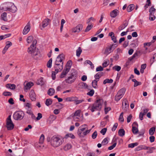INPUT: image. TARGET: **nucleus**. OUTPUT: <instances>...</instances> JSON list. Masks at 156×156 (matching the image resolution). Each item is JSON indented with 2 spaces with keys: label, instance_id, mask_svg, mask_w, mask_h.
Wrapping results in <instances>:
<instances>
[{
  "label": "nucleus",
  "instance_id": "f257e3e1",
  "mask_svg": "<svg viewBox=\"0 0 156 156\" xmlns=\"http://www.w3.org/2000/svg\"><path fill=\"white\" fill-rule=\"evenodd\" d=\"M37 41L34 39L33 41L32 44L28 49L27 52L29 54L35 59L38 58L40 54V51L37 48H36Z\"/></svg>",
  "mask_w": 156,
  "mask_h": 156
},
{
  "label": "nucleus",
  "instance_id": "f03ea898",
  "mask_svg": "<svg viewBox=\"0 0 156 156\" xmlns=\"http://www.w3.org/2000/svg\"><path fill=\"white\" fill-rule=\"evenodd\" d=\"M64 138L60 136H54L51 138V144L54 147H58L64 142Z\"/></svg>",
  "mask_w": 156,
  "mask_h": 156
},
{
  "label": "nucleus",
  "instance_id": "7ed1b4c3",
  "mask_svg": "<svg viewBox=\"0 0 156 156\" xmlns=\"http://www.w3.org/2000/svg\"><path fill=\"white\" fill-rule=\"evenodd\" d=\"M102 102L103 101L102 99H98L93 104L90 105L88 109L92 112L96 111H100L102 108Z\"/></svg>",
  "mask_w": 156,
  "mask_h": 156
},
{
  "label": "nucleus",
  "instance_id": "20e7f679",
  "mask_svg": "<svg viewBox=\"0 0 156 156\" xmlns=\"http://www.w3.org/2000/svg\"><path fill=\"white\" fill-rule=\"evenodd\" d=\"M77 77V72L75 69H72L70 73L69 76L65 80L68 84H71L73 83Z\"/></svg>",
  "mask_w": 156,
  "mask_h": 156
},
{
  "label": "nucleus",
  "instance_id": "39448f33",
  "mask_svg": "<svg viewBox=\"0 0 156 156\" xmlns=\"http://www.w3.org/2000/svg\"><path fill=\"white\" fill-rule=\"evenodd\" d=\"M64 59V55L63 53H62L57 56L55 62V65L59 66L58 68L60 69V71H61L63 68V63L62 61Z\"/></svg>",
  "mask_w": 156,
  "mask_h": 156
},
{
  "label": "nucleus",
  "instance_id": "423d86ee",
  "mask_svg": "<svg viewBox=\"0 0 156 156\" xmlns=\"http://www.w3.org/2000/svg\"><path fill=\"white\" fill-rule=\"evenodd\" d=\"M6 126L8 130H12L14 127V124L11 119V115H9L6 119Z\"/></svg>",
  "mask_w": 156,
  "mask_h": 156
},
{
  "label": "nucleus",
  "instance_id": "0eeeda50",
  "mask_svg": "<svg viewBox=\"0 0 156 156\" xmlns=\"http://www.w3.org/2000/svg\"><path fill=\"white\" fill-rule=\"evenodd\" d=\"M24 115V114L23 111H16L13 114V118L15 120H20L23 118Z\"/></svg>",
  "mask_w": 156,
  "mask_h": 156
},
{
  "label": "nucleus",
  "instance_id": "6e6552de",
  "mask_svg": "<svg viewBox=\"0 0 156 156\" xmlns=\"http://www.w3.org/2000/svg\"><path fill=\"white\" fill-rule=\"evenodd\" d=\"M8 4V6L9 5V7H6V9L5 10V11L8 10L12 12H15L16 11L17 9L14 4L9 2Z\"/></svg>",
  "mask_w": 156,
  "mask_h": 156
},
{
  "label": "nucleus",
  "instance_id": "1a4fd4ad",
  "mask_svg": "<svg viewBox=\"0 0 156 156\" xmlns=\"http://www.w3.org/2000/svg\"><path fill=\"white\" fill-rule=\"evenodd\" d=\"M50 21V20L48 18H46L42 22L41 26V25H40L41 29L43 30L44 28L48 26L49 23Z\"/></svg>",
  "mask_w": 156,
  "mask_h": 156
},
{
  "label": "nucleus",
  "instance_id": "9d476101",
  "mask_svg": "<svg viewBox=\"0 0 156 156\" xmlns=\"http://www.w3.org/2000/svg\"><path fill=\"white\" fill-rule=\"evenodd\" d=\"M115 47H114L113 45H111L110 46L107 47L104 52V54L108 55L112 52L115 48Z\"/></svg>",
  "mask_w": 156,
  "mask_h": 156
},
{
  "label": "nucleus",
  "instance_id": "9b49d317",
  "mask_svg": "<svg viewBox=\"0 0 156 156\" xmlns=\"http://www.w3.org/2000/svg\"><path fill=\"white\" fill-rule=\"evenodd\" d=\"M69 67H66V68H65L62 73L60 75V77L61 78H62L65 77L68 73L69 72Z\"/></svg>",
  "mask_w": 156,
  "mask_h": 156
},
{
  "label": "nucleus",
  "instance_id": "f8f14e48",
  "mask_svg": "<svg viewBox=\"0 0 156 156\" xmlns=\"http://www.w3.org/2000/svg\"><path fill=\"white\" fill-rule=\"evenodd\" d=\"M30 24L29 22L27 23L26 26L23 31V34H27L30 31Z\"/></svg>",
  "mask_w": 156,
  "mask_h": 156
},
{
  "label": "nucleus",
  "instance_id": "ddd939ff",
  "mask_svg": "<svg viewBox=\"0 0 156 156\" xmlns=\"http://www.w3.org/2000/svg\"><path fill=\"white\" fill-rule=\"evenodd\" d=\"M30 97L32 101H35L36 99V95L33 90H31L30 93Z\"/></svg>",
  "mask_w": 156,
  "mask_h": 156
},
{
  "label": "nucleus",
  "instance_id": "4468645a",
  "mask_svg": "<svg viewBox=\"0 0 156 156\" xmlns=\"http://www.w3.org/2000/svg\"><path fill=\"white\" fill-rule=\"evenodd\" d=\"M91 129L89 130H86L85 131L81 132L80 134L78 133L79 137L83 138L86 136L88 133H89Z\"/></svg>",
  "mask_w": 156,
  "mask_h": 156
},
{
  "label": "nucleus",
  "instance_id": "2eb2a0df",
  "mask_svg": "<svg viewBox=\"0 0 156 156\" xmlns=\"http://www.w3.org/2000/svg\"><path fill=\"white\" fill-rule=\"evenodd\" d=\"M87 126V125L86 124H84L81 126L80 127V129H78V133L80 134L81 132H83L86 130V129H88L87 127H86Z\"/></svg>",
  "mask_w": 156,
  "mask_h": 156
},
{
  "label": "nucleus",
  "instance_id": "dca6fc26",
  "mask_svg": "<svg viewBox=\"0 0 156 156\" xmlns=\"http://www.w3.org/2000/svg\"><path fill=\"white\" fill-rule=\"evenodd\" d=\"M119 13V11L117 9H114L110 12V16L112 18H115L117 16Z\"/></svg>",
  "mask_w": 156,
  "mask_h": 156
},
{
  "label": "nucleus",
  "instance_id": "f3484780",
  "mask_svg": "<svg viewBox=\"0 0 156 156\" xmlns=\"http://www.w3.org/2000/svg\"><path fill=\"white\" fill-rule=\"evenodd\" d=\"M103 74L104 73L101 72L98 73L94 76L95 80L98 81L100 78L103 75Z\"/></svg>",
  "mask_w": 156,
  "mask_h": 156
},
{
  "label": "nucleus",
  "instance_id": "a211bd4d",
  "mask_svg": "<svg viewBox=\"0 0 156 156\" xmlns=\"http://www.w3.org/2000/svg\"><path fill=\"white\" fill-rule=\"evenodd\" d=\"M34 85V83L32 82H30L27 83L25 86V87L24 88V90H27L30 89L32 86Z\"/></svg>",
  "mask_w": 156,
  "mask_h": 156
},
{
  "label": "nucleus",
  "instance_id": "6ab92c4d",
  "mask_svg": "<svg viewBox=\"0 0 156 156\" xmlns=\"http://www.w3.org/2000/svg\"><path fill=\"white\" fill-rule=\"evenodd\" d=\"M128 23L126 20H125L123 25H121L118 28V30H121L123 29H124L128 25Z\"/></svg>",
  "mask_w": 156,
  "mask_h": 156
},
{
  "label": "nucleus",
  "instance_id": "aec40b11",
  "mask_svg": "<svg viewBox=\"0 0 156 156\" xmlns=\"http://www.w3.org/2000/svg\"><path fill=\"white\" fill-rule=\"evenodd\" d=\"M126 91V89L125 88H123L120 89L118 92L117 94L118 95H119L122 98L124 95Z\"/></svg>",
  "mask_w": 156,
  "mask_h": 156
},
{
  "label": "nucleus",
  "instance_id": "412c9836",
  "mask_svg": "<svg viewBox=\"0 0 156 156\" xmlns=\"http://www.w3.org/2000/svg\"><path fill=\"white\" fill-rule=\"evenodd\" d=\"M135 8V5L132 4L129 5L127 8V11L128 12H129L132 11Z\"/></svg>",
  "mask_w": 156,
  "mask_h": 156
},
{
  "label": "nucleus",
  "instance_id": "4be33fe9",
  "mask_svg": "<svg viewBox=\"0 0 156 156\" xmlns=\"http://www.w3.org/2000/svg\"><path fill=\"white\" fill-rule=\"evenodd\" d=\"M129 107V104L127 103V101H125V105H124L123 103H122V109L125 112L127 111L128 108Z\"/></svg>",
  "mask_w": 156,
  "mask_h": 156
},
{
  "label": "nucleus",
  "instance_id": "5701e85b",
  "mask_svg": "<svg viewBox=\"0 0 156 156\" xmlns=\"http://www.w3.org/2000/svg\"><path fill=\"white\" fill-rule=\"evenodd\" d=\"M72 147V145L71 144H67L64 146L63 149L65 151H67L70 149Z\"/></svg>",
  "mask_w": 156,
  "mask_h": 156
},
{
  "label": "nucleus",
  "instance_id": "b1692460",
  "mask_svg": "<svg viewBox=\"0 0 156 156\" xmlns=\"http://www.w3.org/2000/svg\"><path fill=\"white\" fill-rule=\"evenodd\" d=\"M69 137H70L72 139H74L75 138V136L71 133L67 134L64 137L65 139H67Z\"/></svg>",
  "mask_w": 156,
  "mask_h": 156
},
{
  "label": "nucleus",
  "instance_id": "393cba45",
  "mask_svg": "<svg viewBox=\"0 0 156 156\" xmlns=\"http://www.w3.org/2000/svg\"><path fill=\"white\" fill-rule=\"evenodd\" d=\"M55 92V90L52 88H50L48 91V94L50 96L53 95Z\"/></svg>",
  "mask_w": 156,
  "mask_h": 156
},
{
  "label": "nucleus",
  "instance_id": "a878e982",
  "mask_svg": "<svg viewBox=\"0 0 156 156\" xmlns=\"http://www.w3.org/2000/svg\"><path fill=\"white\" fill-rule=\"evenodd\" d=\"M118 134L120 136H123L125 134V131L123 129H121L118 131Z\"/></svg>",
  "mask_w": 156,
  "mask_h": 156
},
{
  "label": "nucleus",
  "instance_id": "bb28decb",
  "mask_svg": "<svg viewBox=\"0 0 156 156\" xmlns=\"http://www.w3.org/2000/svg\"><path fill=\"white\" fill-rule=\"evenodd\" d=\"M1 18L2 20H3L5 21H7V13L5 12H4L2 13L1 15Z\"/></svg>",
  "mask_w": 156,
  "mask_h": 156
},
{
  "label": "nucleus",
  "instance_id": "cd10ccee",
  "mask_svg": "<svg viewBox=\"0 0 156 156\" xmlns=\"http://www.w3.org/2000/svg\"><path fill=\"white\" fill-rule=\"evenodd\" d=\"M132 81L134 82V87H136L138 85H141V83L140 82L137 81L135 79H133L132 80Z\"/></svg>",
  "mask_w": 156,
  "mask_h": 156
},
{
  "label": "nucleus",
  "instance_id": "c85d7f7f",
  "mask_svg": "<svg viewBox=\"0 0 156 156\" xmlns=\"http://www.w3.org/2000/svg\"><path fill=\"white\" fill-rule=\"evenodd\" d=\"M52 103V99L51 98H48L46 99L45 104L47 106H49L51 105Z\"/></svg>",
  "mask_w": 156,
  "mask_h": 156
},
{
  "label": "nucleus",
  "instance_id": "c756f323",
  "mask_svg": "<svg viewBox=\"0 0 156 156\" xmlns=\"http://www.w3.org/2000/svg\"><path fill=\"white\" fill-rule=\"evenodd\" d=\"M98 80H94L92 81V86L94 88H97L98 87Z\"/></svg>",
  "mask_w": 156,
  "mask_h": 156
},
{
  "label": "nucleus",
  "instance_id": "7c9ffc66",
  "mask_svg": "<svg viewBox=\"0 0 156 156\" xmlns=\"http://www.w3.org/2000/svg\"><path fill=\"white\" fill-rule=\"evenodd\" d=\"M37 83L38 85H43L44 83L43 78L41 77L38 80Z\"/></svg>",
  "mask_w": 156,
  "mask_h": 156
},
{
  "label": "nucleus",
  "instance_id": "2f4dec72",
  "mask_svg": "<svg viewBox=\"0 0 156 156\" xmlns=\"http://www.w3.org/2000/svg\"><path fill=\"white\" fill-rule=\"evenodd\" d=\"M132 126V131L133 133L134 134H136L138 132V130L137 128V127H136L134 126Z\"/></svg>",
  "mask_w": 156,
  "mask_h": 156
},
{
  "label": "nucleus",
  "instance_id": "473e14b6",
  "mask_svg": "<svg viewBox=\"0 0 156 156\" xmlns=\"http://www.w3.org/2000/svg\"><path fill=\"white\" fill-rule=\"evenodd\" d=\"M82 50L81 47H79L78 49L76 51V55L77 56L79 57L81 53L82 52Z\"/></svg>",
  "mask_w": 156,
  "mask_h": 156
},
{
  "label": "nucleus",
  "instance_id": "72a5a7b5",
  "mask_svg": "<svg viewBox=\"0 0 156 156\" xmlns=\"http://www.w3.org/2000/svg\"><path fill=\"white\" fill-rule=\"evenodd\" d=\"M113 81V80L111 79H106L104 81L103 84H105L106 83H112Z\"/></svg>",
  "mask_w": 156,
  "mask_h": 156
},
{
  "label": "nucleus",
  "instance_id": "f704fd0d",
  "mask_svg": "<svg viewBox=\"0 0 156 156\" xmlns=\"http://www.w3.org/2000/svg\"><path fill=\"white\" fill-rule=\"evenodd\" d=\"M155 128L154 127H152L150 128L149 130V134L151 135H153L155 131Z\"/></svg>",
  "mask_w": 156,
  "mask_h": 156
},
{
  "label": "nucleus",
  "instance_id": "c9c22d12",
  "mask_svg": "<svg viewBox=\"0 0 156 156\" xmlns=\"http://www.w3.org/2000/svg\"><path fill=\"white\" fill-rule=\"evenodd\" d=\"M138 145V143L137 142L131 143L128 145V147L129 148H133L135 146H137Z\"/></svg>",
  "mask_w": 156,
  "mask_h": 156
},
{
  "label": "nucleus",
  "instance_id": "e433bc0d",
  "mask_svg": "<svg viewBox=\"0 0 156 156\" xmlns=\"http://www.w3.org/2000/svg\"><path fill=\"white\" fill-rule=\"evenodd\" d=\"M52 59L51 58L47 63V66L48 68H51V67Z\"/></svg>",
  "mask_w": 156,
  "mask_h": 156
},
{
  "label": "nucleus",
  "instance_id": "4c0bfd02",
  "mask_svg": "<svg viewBox=\"0 0 156 156\" xmlns=\"http://www.w3.org/2000/svg\"><path fill=\"white\" fill-rule=\"evenodd\" d=\"M156 9L154 8L153 6H152L149 10V12L152 15V13L154 14V12L155 11Z\"/></svg>",
  "mask_w": 156,
  "mask_h": 156
},
{
  "label": "nucleus",
  "instance_id": "58836bf2",
  "mask_svg": "<svg viewBox=\"0 0 156 156\" xmlns=\"http://www.w3.org/2000/svg\"><path fill=\"white\" fill-rule=\"evenodd\" d=\"M44 139V134H41L39 139V143L42 144Z\"/></svg>",
  "mask_w": 156,
  "mask_h": 156
},
{
  "label": "nucleus",
  "instance_id": "ea45409f",
  "mask_svg": "<svg viewBox=\"0 0 156 156\" xmlns=\"http://www.w3.org/2000/svg\"><path fill=\"white\" fill-rule=\"evenodd\" d=\"M81 111L80 110H78L75 112L74 113V115L73 116H78L79 117L80 116V114L81 112Z\"/></svg>",
  "mask_w": 156,
  "mask_h": 156
},
{
  "label": "nucleus",
  "instance_id": "a19ab883",
  "mask_svg": "<svg viewBox=\"0 0 156 156\" xmlns=\"http://www.w3.org/2000/svg\"><path fill=\"white\" fill-rule=\"evenodd\" d=\"M6 46H5V47L4 48L6 49H7V50H8V48L10 46L12 45V43L9 41H7L6 43Z\"/></svg>",
  "mask_w": 156,
  "mask_h": 156
},
{
  "label": "nucleus",
  "instance_id": "79ce46f5",
  "mask_svg": "<svg viewBox=\"0 0 156 156\" xmlns=\"http://www.w3.org/2000/svg\"><path fill=\"white\" fill-rule=\"evenodd\" d=\"M33 39V37L32 36H29L27 39V43H30L32 41Z\"/></svg>",
  "mask_w": 156,
  "mask_h": 156
},
{
  "label": "nucleus",
  "instance_id": "37998d69",
  "mask_svg": "<svg viewBox=\"0 0 156 156\" xmlns=\"http://www.w3.org/2000/svg\"><path fill=\"white\" fill-rule=\"evenodd\" d=\"M76 29L78 30V32H80L82 29L83 26L82 24H79L76 27Z\"/></svg>",
  "mask_w": 156,
  "mask_h": 156
},
{
  "label": "nucleus",
  "instance_id": "c03bdc74",
  "mask_svg": "<svg viewBox=\"0 0 156 156\" xmlns=\"http://www.w3.org/2000/svg\"><path fill=\"white\" fill-rule=\"evenodd\" d=\"M53 25L55 27H57L59 25V21L58 20H55L53 21Z\"/></svg>",
  "mask_w": 156,
  "mask_h": 156
},
{
  "label": "nucleus",
  "instance_id": "a18cd8bd",
  "mask_svg": "<svg viewBox=\"0 0 156 156\" xmlns=\"http://www.w3.org/2000/svg\"><path fill=\"white\" fill-rule=\"evenodd\" d=\"M93 25L92 24L88 25L86 27L85 30V32L89 31L92 28Z\"/></svg>",
  "mask_w": 156,
  "mask_h": 156
},
{
  "label": "nucleus",
  "instance_id": "49530a36",
  "mask_svg": "<svg viewBox=\"0 0 156 156\" xmlns=\"http://www.w3.org/2000/svg\"><path fill=\"white\" fill-rule=\"evenodd\" d=\"M72 61L71 60L69 61L67 63V64L65 66V68H66L67 67H69V70L70 69L72 65Z\"/></svg>",
  "mask_w": 156,
  "mask_h": 156
},
{
  "label": "nucleus",
  "instance_id": "de8ad7c7",
  "mask_svg": "<svg viewBox=\"0 0 156 156\" xmlns=\"http://www.w3.org/2000/svg\"><path fill=\"white\" fill-rule=\"evenodd\" d=\"M123 113L122 112L121 113L119 118V120L121 122H124V119L123 117Z\"/></svg>",
  "mask_w": 156,
  "mask_h": 156
},
{
  "label": "nucleus",
  "instance_id": "09e8293b",
  "mask_svg": "<svg viewBox=\"0 0 156 156\" xmlns=\"http://www.w3.org/2000/svg\"><path fill=\"white\" fill-rule=\"evenodd\" d=\"M80 85L83 88H85L87 89H88V86L85 83H82L80 84Z\"/></svg>",
  "mask_w": 156,
  "mask_h": 156
},
{
  "label": "nucleus",
  "instance_id": "8fccbe9b",
  "mask_svg": "<svg viewBox=\"0 0 156 156\" xmlns=\"http://www.w3.org/2000/svg\"><path fill=\"white\" fill-rule=\"evenodd\" d=\"M112 68L113 69H115L116 71H119L121 69V67L120 66H113L112 67Z\"/></svg>",
  "mask_w": 156,
  "mask_h": 156
},
{
  "label": "nucleus",
  "instance_id": "3c124183",
  "mask_svg": "<svg viewBox=\"0 0 156 156\" xmlns=\"http://www.w3.org/2000/svg\"><path fill=\"white\" fill-rule=\"evenodd\" d=\"M3 95L5 96H11L12 94L10 92L4 91L3 92Z\"/></svg>",
  "mask_w": 156,
  "mask_h": 156
},
{
  "label": "nucleus",
  "instance_id": "603ef678",
  "mask_svg": "<svg viewBox=\"0 0 156 156\" xmlns=\"http://www.w3.org/2000/svg\"><path fill=\"white\" fill-rule=\"evenodd\" d=\"M122 98V97H121L117 94L115 96V100L116 101H118Z\"/></svg>",
  "mask_w": 156,
  "mask_h": 156
},
{
  "label": "nucleus",
  "instance_id": "864d4df0",
  "mask_svg": "<svg viewBox=\"0 0 156 156\" xmlns=\"http://www.w3.org/2000/svg\"><path fill=\"white\" fill-rule=\"evenodd\" d=\"M94 90L92 89L90 91H89L87 93V94L88 95H89L90 96H92L94 95Z\"/></svg>",
  "mask_w": 156,
  "mask_h": 156
},
{
  "label": "nucleus",
  "instance_id": "5fc2aeb1",
  "mask_svg": "<svg viewBox=\"0 0 156 156\" xmlns=\"http://www.w3.org/2000/svg\"><path fill=\"white\" fill-rule=\"evenodd\" d=\"M155 17L154 15V14L152 13V15L150 13L149 14V19L151 21H153L154 20Z\"/></svg>",
  "mask_w": 156,
  "mask_h": 156
},
{
  "label": "nucleus",
  "instance_id": "6e6d98bb",
  "mask_svg": "<svg viewBox=\"0 0 156 156\" xmlns=\"http://www.w3.org/2000/svg\"><path fill=\"white\" fill-rule=\"evenodd\" d=\"M58 67H59V66H57L56 65H55L54 66V68H55V71H54L55 73L56 74L58 73L59 71L60 70V69H59V68Z\"/></svg>",
  "mask_w": 156,
  "mask_h": 156
},
{
  "label": "nucleus",
  "instance_id": "4d7b16f0",
  "mask_svg": "<svg viewBox=\"0 0 156 156\" xmlns=\"http://www.w3.org/2000/svg\"><path fill=\"white\" fill-rule=\"evenodd\" d=\"M107 130V129L106 128L102 129L100 131L101 133L103 135L105 134Z\"/></svg>",
  "mask_w": 156,
  "mask_h": 156
},
{
  "label": "nucleus",
  "instance_id": "13d9d810",
  "mask_svg": "<svg viewBox=\"0 0 156 156\" xmlns=\"http://www.w3.org/2000/svg\"><path fill=\"white\" fill-rule=\"evenodd\" d=\"M108 140L107 138H105L102 142L101 144L103 145H106L108 143Z\"/></svg>",
  "mask_w": 156,
  "mask_h": 156
},
{
  "label": "nucleus",
  "instance_id": "bf43d9fd",
  "mask_svg": "<svg viewBox=\"0 0 156 156\" xmlns=\"http://www.w3.org/2000/svg\"><path fill=\"white\" fill-rule=\"evenodd\" d=\"M97 136V131H95L92 135V138L93 139H95Z\"/></svg>",
  "mask_w": 156,
  "mask_h": 156
},
{
  "label": "nucleus",
  "instance_id": "052dcab7",
  "mask_svg": "<svg viewBox=\"0 0 156 156\" xmlns=\"http://www.w3.org/2000/svg\"><path fill=\"white\" fill-rule=\"evenodd\" d=\"M117 143L116 142L114 143L112 145L110 146L108 148V149L111 150L113 149L116 146Z\"/></svg>",
  "mask_w": 156,
  "mask_h": 156
},
{
  "label": "nucleus",
  "instance_id": "680f3d73",
  "mask_svg": "<svg viewBox=\"0 0 156 156\" xmlns=\"http://www.w3.org/2000/svg\"><path fill=\"white\" fill-rule=\"evenodd\" d=\"M103 70V68L101 66H99L97 67L96 69V71L98 72L100 71H102Z\"/></svg>",
  "mask_w": 156,
  "mask_h": 156
},
{
  "label": "nucleus",
  "instance_id": "e2e57ef3",
  "mask_svg": "<svg viewBox=\"0 0 156 156\" xmlns=\"http://www.w3.org/2000/svg\"><path fill=\"white\" fill-rule=\"evenodd\" d=\"M37 116L36 118V119L37 120H39L41 118H42V115L41 113H38L37 114Z\"/></svg>",
  "mask_w": 156,
  "mask_h": 156
},
{
  "label": "nucleus",
  "instance_id": "0e129e2a",
  "mask_svg": "<svg viewBox=\"0 0 156 156\" xmlns=\"http://www.w3.org/2000/svg\"><path fill=\"white\" fill-rule=\"evenodd\" d=\"M118 124L117 123H115L113 126L112 128V131H115V129H116L117 126H118Z\"/></svg>",
  "mask_w": 156,
  "mask_h": 156
},
{
  "label": "nucleus",
  "instance_id": "69168bd1",
  "mask_svg": "<svg viewBox=\"0 0 156 156\" xmlns=\"http://www.w3.org/2000/svg\"><path fill=\"white\" fill-rule=\"evenodd\" d=\"M111 108L110 107H105V114H107L108 112L110 110Z\"/></svg>",
  "mask_w": 156,
  "mask_h": 156
},
{
  "label": "nucleus",
  "instance_id": "338daca9",
  "mask_svg": "<svg viewBox=\"0 0 156 156\" xmlns=\"http://www.w3.org/2000/svg\"><path fill=\"white\" fill-rule=\"evenodd\" d=\"M84 101L83 100H77V99L76 100L75 103L76 105H78L80 103H81L83 102Z\"/></svg>",
  "mask_w": 156,
  "mask_h": 156
},
{
  "label": "nucleus",
  "instance_id": "774afa93",
  "mask_svg": "<svg viewBox=\"0 0 156 156\" xmlns=\"http://www.w3.org/2000/svg\"><path fill=\"white\" fill-rule=\"evenodd\" d=\"M129 41H125L123 44V47L124 48H126L128 46L129 44Z\"/></svg>",
  "mask_w": 156,
  "mask_h": 156
}]
</instances>
